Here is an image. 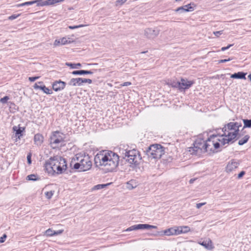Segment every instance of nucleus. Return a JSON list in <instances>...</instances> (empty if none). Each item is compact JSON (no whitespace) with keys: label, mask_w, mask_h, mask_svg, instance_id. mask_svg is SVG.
I'll use <instances>...</instances> for the list:
<instances>
[{"label":"nucleus","mask_w":251,"mask_h":251,"mask_svg":"<svg viewBox=\"0 0 251 251\" xmlns=\"http://www.w3.org/2000/svg\"><path fill=\"white\" fill-rule=\"evenodd\" d=\"M27 163L28 164H30L31 163V154L29 153L27 156Z\"/></svg>","instance_id":"nucleus-41"},{"label":"nucleus","mask_w":251,"mask_h":251,"mask_svg":"<svg viewBox=\"0 0 251 251\" xmlns=\"http://www.w3.org/2000/svg\"><path fill=\"white\" fill-rule=\"evenodd\" d=\"M95 164L106 172L113 171L118 166L119 155L111 151L103 150L99 151L94 158Z\"/></svg>","instance_id":"nucleus-1"},{"label":"nucleus","mask_w":251,"mask_h":251,"mask_svg":"<svg viewBox=\"0 0 251 251\" xmlns=\"http://www.w3.org/2000/svg\"><path fill=\"white\" fill-rule=\"evenodd\" d=\"M62 45V43L61 42V39H56L54 41L53 43V46L55 47L59 46Z\"/></svg>","instance_id":"nucleus-36"},{"label":"nucleus","mask_w":251,"mask_h":251,"mask_svg":"<svg viewBox=\"0 0 251 251\" xmlns=\"http://www.w3.org/2000/svg\"><path fill=\"white\" fill-rule=\"evenodd\" d=\"M93 73L91 71H87V70H79V71H74L72 72V74L74 75H87L90 74L91 75Z\"/></svg>","instance_id":"nucleus-23"},{"label":"nucleus","mask_w":251,"mask_h":251,"mask_svg":"<svg viewBox=\"0 0 251 251\" xmlns=\"http://www.w3.org/2000/svg\"><path fill=\"white\" fill-rule=\"evenodd\" d=\"M81 85H82L84 83H88L89 84H91L92 82V81L90 79H87V78H81Z\"/></svg>","instance_id":"nucleus-35"},{"label":"nucleus","mask_w":251,"mask_h":251,"mask_svg":"<svg viewBox=\"0 0 251 251\" xmlns=\"http://www.w3.org/2000/svg\"><path fill=\"white\" fill-rule=\"evenodd\" d=\"M160 31L158 27L147 28L144 30V35L148 39H153L158 35Z\"/></svg>","instance_id":"nucleus-11"},{"label":"nucleus","mask_w":251,"mask_h":251,"mask_svg":"<svg viewBox=\"0 0 251 251\" xmlns=\"http://www.w3.org/2000/svg\"><path fill=\"white\" fill-rule=\"evenodd\" d=\"M54 191H48V192H46L45 193V195L46 196V197L48 199H50L52 197L53 195L54 194Z\"/></svg>","instance_id":"nucleus-32"},{"label":"nucleus","mask_w":251,"mask_h":251,"mask_svg":"<svg viewBox=\"0 0 251 251\" xmlns=\"http://www.w3.org/2000/svg\"><path fill=\"white\" fill-rule=\"evenodd\" d=\"M65 0H47V5H52L56 3L62 2Z\"/></svg>","instance_id":"nucleus-29"},{"label":"nucleus","mask_w":251,"mask_h":251,"mask_svg":"<svg viewBox=\"0 0 251 251\" xmlns=\"http://www.w3.org/2000/svg\"><path fill=\"white\" fill-rule=\"evenodd\" d=\"M7 236H1L0 238V243H3L5 241Z\"/></svg>","instance_id":"nucleus-48"},{"label":"nucleus","mask_w":251,"mask_h":251,"mask_svg":"<svg viewBox=\"0 0 251 251\" xmlns=\"http://www.w3.org/2000/svg\"><path fill=\"white\" fill-rule=\"evenodd\" d=\"M20 14H17V15H12L8 17V20H13L16 18H17L18 17H19Z\"/></svg>","instance_id":"nucleus-39"},{"label":"nucleus","mask_w":251,"mask_h":251,"mask_svg":"<svg viewBox=\"0 0 251 251\" xmlns=\"http://www.w3.org/2000/svg\"><path fill=\"white\" fill-rule=\"evenodd\" d=\"M127 0H117L116 1V5H121L123 3H124Z\"/></svg>","instance_id":"nucleus-40"},{"label":"nucleus","mask_w":251,"mask_h":251,"mask_svg":"<svg viewBox=\"0 0 251 251\" xmlns=\"http://www.w3.org/2000/svg\"><path fill=\"white\" fill-rule=\"evenodd\" d=\"M9 100V97L8 96H5L3 98L0 99V102L2 103H6Z\"/></svg>","instance_id":"nucleus-34"},{"label":"nucleus","mask_w":251,"mask_h":251,"mask_svg":"<svg viewBox=\"0 0 251 251\" xmlns=\"http://www.w3.org/2000/svg\"><path fill=\"white\" fill-rule=\"evenodd\" d=\"M242 126V124L238 122H230L222 128L223 133L222 136L224 142L226 144H231L233 143L239 134V128Z\"/></svg>","instance_id":"nucleus-5"},{"label":"nucleus","mask_w":251,"mask_h":251,"mask_svg":"<svg viewBox=\"0 0 251 251\" xmlns=\"http://www.w3.org/2000/svg\"><path fill=\"white\" fill-rule=\"evenodd\" d=\"M231 59L228 58V59H222L219 61V63H225L231 60Z\"/></svg>","instance_id":"nucleus-49"},{"label":"nucleus","mask_w":251,"mask_h":251,"mask_svg":"<svg viewBox=\"0 0 251 251\" xmlns=\"http://www.w3.org/2000/svg\"><path fill=\"white\" fill-rule=\"evenodd\" d=\"M63 230H64L63 229L53 230L49 228L46 231V235H55L60 234L63 233Z\"/></svg>","instance_id":"nucleus-21"},{"label":"nucleus","mask_w":251,"mask_h":251,"mask_svg":"<svg viewBox=\"0 0 251 251\" xmlns=\"http://www.w3.org/2000/svg\"><path fill=\"white\" fill-rule=\"evenodd\" d=\"M43 83L42 81H39L37 83H35L33 86V87L35 89H40L42 90L45 93L47 94H52V91L51 90L49 89L48 88L46 87L44 85H41Z\"/></svg>","instance_id":"nucleus-14"},{"label":"nucleus","mask_w":251,"mask_h":251,"mask_svg":"<svg viewBox=\"0 0 251 251\" xmlns=\"http://www.w3.org/2000/svg\"><path fill=\"white\" fill-rule=\"evenodd\" d=\"M223 33V30L214 31L213 32V34L217 37H219L220 35Z\"/></svg>","instance_id":"nucleus-42"},{"label":"nucleus","mask_w":251,"mask_h":251,"mask_svg":"<svg viewBox=\"0 0 251 251\" xmlns=\"http://www.w3.org/2000/svg\"><path fill=\"white\" fill-rule=\"evenodd\" d=\"M131 84V83L130 82H124L120 85L121 86H127L129 85H130Z\"/></svg>","instance_id":"nucleus-47"},{"label":"nucleus","mask_w":251,"mask_h":251,"mask_svg":"<svg viewBox=\"0 0 251 251\" xmlns=\"http://www.w3.org/2000/svg\"><path fill=\"white\" fill-rule=\"evenodd\" d=\"M44 166L46 171L51 175L62 174L67 169L65 159L60 156L50 157L46 161Z\"/></svg>","instance_id":"nucleus-3"},{"label":"nucleus","mask_w":251,"mask_h":251,"mask_svg":"<svg viewBox=\"0 0 251 251\" xmlns=\"http://www.w3.org/2000/svg\"><path fill=\"white\" fill-rule=\"evenodd\" d=\"M32 4H33V0L30 1H27V2L22 3L18 4L16 5V6L17 7H20L21 6H26V5H30Z\"/></svg>","instance_id":"nucleus-31"},{"label":"nucleus","mask_w":251,"mask_h":251,"mask_svg":"<svg viewBox=\"0 0 251 251\" xmlns=\"http://www.w3.org/2000/svg\"><path fill=\"white\" fill-rule=\"evenodd\" d=\"M250 138L249 135H246L242 138L240 139L238 141V144L239 145H243L248 142Z\"/></svg>","instance_id":"nucleus-26"},{"label":"nucleus","mask_w":251,"mask_h":251,"mask_svg":"<svg viewBox=\"0 0 251 251\" xmlns=\"http://www.w3.org/2000/svg\"><path fill=\"white\" fill-rule=\"evenodd\" d=\"M106 186L105 184H98L95 185L93 188V190H99L104 188Z\"/></svg>","instance_id":"nucleus-33"},{"label":"nucleus","mask_w":251,"mask_h":251,"mask_svg":"<svg viewBox=\"0 0 251 251\" xmlns=\"http://www.w3.org/2000/svg\"><path fill=\"white\" fill-rule=\"evenodd\" d=\"M157 228V227L156 226L150 225L148 224H138L130 226L126 230H124V231H130L143 229H156Z\"/></svg>","instance_id":"nucleus-12"},{"label":"nucleus","mask_w":251,"mask_h":251,"mask_svg":"<svg viewBox=\"0 0 251 251\" xmlns=\"http://www.w3.org/2000/svg\"><path fill=\"white\" fill-rule=\"evenodd\" d=\"M165 153L164 148L159 144L150 146L147 151V154L150 158L159 159Z\"/></svg>","instance_id":"nucleus-7"},{"label":"nucleus","mask_w":251,"mask_h":251,"mask_svg":"<svg viewBox=\"0 0 251 251\" xmlns=\"http://www.w3.org/2000/svg\"><path fill=\"white\" fill-rule=\"evenodd\" d=\"M28 180H36V176L34 175H30L27 176Z\"/></svg>","instance_id":"nucleus-38"},{"label":"nucleus","mask_w":251,"mask_h":251,"mask_svg":"<svg viewBox=\"0 0 251 251\" xmlns=\"http://www.w3.org/2000/svg\"><path fill=\"white\" fill-rule=\"evenodd\" d=\"M13 130L15 132V136H13L12 138L15 137V142H17L23 136V133L25 131V127L20 126H15L13 127Z\"/></svg>","instance_id":"nucleus-13"},{"label":"nucleus","mask_w":251,"mask_h":251,"mask_svg":"<svg viewBox=\"0 0 251 251\" xmlns=\"http://www.w3.org/2000/svg\"><path fill=\"white\" fill-rule=\"evenodd\" d=\"M194 83V81L181 78L180 81L174 82L172 86L178 88L180 90H185L189 88Z\"/></svg>","instance_id":"nucleus-10"},{"label":"nucleus","mask_w":251,"mask_h":251,"mask_svg":"<svg viewBox=\"0 0 251 251\" xmlns=\"http://www.w3.org/2000/svg\"><path fill=\"white\" fill-rule=\"evenodd\" d=\"M83 26H84V25H75V26L70 25V26H69L68 27L71 29H76V28L83 27Z\"/></svg>","instance_id":"nucleus-37"},{"label":"nucleus","mask_w":251,"mask_h":251,"mask_svg":"<svg viewBox=\"0 0 251 251\" xmlns=\"http://www.w3.org/2000/svg\"><path fill=\"white\" fill-rule=\"evenodd\" d=\"M239 164V163L237 161L233 160L230 161L226 165V171L227 173H230L234 171L238 167Z\"/></svg>","instance_id":"nucleus-16"},{"label":"nucleus","mask_w":251,"mask_h":251,"mask_svg":"<svg viewBox=\"0 0 251 251\" xmlns=\"http://www.w3.org/2000/svg\"><path fill=\"white\" fill-rule=\"evenodd\" d=\"M64 139L63 133L57 131L53 132L50 139L51 147L53 149L59 147L63 143Z\"/></svg>","instance_id":"nucleus-8"},{"label":"nucleus","mask_w":251,"mask_h":251,"mask_svg":"<svg viewBox=\"0 0 251 251\" xmlns=\"http://www.w3.org/2000/svg\"><path fill=\"white\" fill-rule=\"evenodd\" d=\"M190 231V228L188 226H174L167 229L159 231V235H175L180 234H185Z\"/></svg>","instance_id":"nucleus-6"},{"label":"nucleus","mask_w":251,"mask_h":251,"mask_svg":"<svg viewBox=\"0 0 251 251\" xmlns=\"http://www.w3.org/2000/svg\"><path fill=\"white\" fill-rule=\"evenodd\" d=\"M196 179L195 178H192L190 180H189V183L190 184H192L195 181Z\"/></svg>","instance_id":"nucleus-50"},{"label":"nucleus","mask_w":251,"mask_h":251,"mask_svg":"<svg viewBox=\"0 0 251 251\" xmlns=\"http://www.w3.org/2000/svg\"><path fill=\"white\" fill-rule=\"evenodd\" d=\"M232 46H233V44H230L228 46H227V47H222L221 49V50L225 51V50L228 49L230 47H232Z\"/></svg>","instance_id":"nucleus-46"},{"label":"nucleus","mask_w":251,"mask_h":251,"mask_svg":"<svg viewBox=\"0 0 251 251\" xmlns=\"http://www.w3.org/2000/svg\"><path fill=\"white\" fill-rule=\"evenodd\" d=\"M193 10V8L190 6V4H187L177 8L175 11L176 12L182 13L188 11H192Z\"/></svg>","instance_id":"nucleus-18"},{"label":"nucleus","mask_w":251,"mask_h":251,"mask_svg":"<svg viewBox=\"0 0 251 251\" xmlns=\"http://www.w3.org/2000/svg\"><path fill=\"white\" fill-rule=\"evenodd\" d=\"M226 145L224 142L223 137L220 135H212L204 142L197 140L194 144V151L197 152L200 150L201 151L214 152L220 146Z\"/></svg>","instance_id":"nucleus-2"},{"label":"nucleus","mask_w":251,"mask_h":251,"mask_svg":"<svg viewBox=\"0 0 251 251\" xmlns=\"http://www.w3.org/2000/svg\"><path fill=\"white\" fill-rule=\"evenodd\" d=\"M206 202L199 203L196 204V207L198 209L200 208L202 206L205 205Z\"/></svg>","instance_id":"nucleus-45"},{"label":"nucleus","mask_w":251,"mask_h":251,"mask_svg":"<svg viewBox=\"0 0 251 251\" xmlns=\"http://www.w3.org/2000/svg\"><path fill=\"white\" fill-rule=\"evenodd\" d=\"M243 122L244 123L243 129L245 128H251V119H243Z\"/></svg>","instance_id":"nucleus-27"},{"label":"nucleus","mask_w":251,"mask_h":251,"mask_svg":"<svg viewBox=\"0 0 251 251\" xmlns=\"http://www.w3.org/2000/svg\"><path fill=\"white\" fill-rule=\"evenodd\" d=\"M245 174V171H242L238 175V179H240Z\"/></svg>","instance_id":"nucleus-44"},{"label":"nucleus","mask_w":251,"mask_h":251,"mask_svg":"<svg viewBox=\"0 0 251 251\" xmlns=\"http://www.w3.org/2000/svg\"><path fill=\"white\" fill-rule=\"evenodd\" d=\"M66 65L68 66H70L73 69L79 68L81 66V64L79 63L76 64L67 63Z\"/></svg>","instance_id":"nucleus-30"},{"label":"nucleus","mask_w":251,"mask_h":251,"mask_svg":"<svg viewBox=\"0 0 251 251\" xmlns=\"http://www.w3.org/2000/svg\"><path fill=\"white\" fill-rule=\"evenodd\" d=\"M52 89L56 92L63 90L65 86L66 83L60 80L54 81L52 83Z\"/></svg>","instance_id":"nucleus-15"},{"label":"nucleus","mask_w":251,"mask_h":251,"mask_svg":"<svg viewBox=\"0 0 251 251\" xmlns=\"http://www.w3.org/2000/svg\"><path fill=\"white\" fill-rule=\"evenodd\" d=\"M39 77H40L39 76L29 77L28 78V79L30 81L33 82V81H34L35 80H37V79H38Z\"/></svg>","instance_id":"nucleus-43"},{"label":"nucleus","mask_w":251,"mask_h":251,"mask_svg":"<svg viewBox=\"0 0 251 251\" xmlns=\"http://www.w3.org/2000/svg\"><path fill=\"white\" fill-rule=\"evenodd\" d=\"M126 157H127L126 161H128L129 163L135 165L138 164L141 159V157L139 151L135 150L126 151Z\"/></svg>","instance_id":"nucleus-9"},{"label":"nucleus","mask_w":251,"mask_h":251,"mask_svg":"<svg viewBox=\"0 0 251 251\" xmlns=\"http://www.w3.org/2000/svg\"><path fill=\"white\" fill-rule=\"evenodd\" d=\"M81 78L78 77L75 78H72L68 82V85L70 86H81Z\"/></svg>","instance_id":"nucleus-19"},{"label":"nucleus","mask_w":251,"mask_h":251,"mask_svg":"<svg viewBox=\"0 0 251 251\" xmlns=\"http://www.w3.org/2000/svg\"><path fill=\"white\" fill-rule=\"evenodd\" d=\"M60 39H61V42L62 43V45H65L66 44H71L74 42L73 39L70 37H65L60 38Z\"/></svg>","instance_id":"nucleus-24"},{"label":"nucleus","mask_w":251,"mask_h":251,"mask_svg":"<svg viewBox=\"0 0 251 251\" xmlns=\"http://www.w3.org/2000/svg\"><path fill=\"white\" fill-rule=\"evenodd\" d=\"M199 244L203 246L206 249L208 250H212L214 248V246L211 240L207 239L203 241H200Z\"/></svg>","instance_id":"nucleus-17"},{"label":"nucleus","mask_w":251,"mask_h":251,"mask_svg":"<svg viewBox=\"0 0 251 251\" xmlns=\"http://www.w3.org/2000/svg\"><path fill=\"white\" fill-rule=\"evenodd\" d=\"M36 3L37 6H45L47 5V1L43 0H33V4Z\"/></svg>","instance_id":"nucleus-28"},{"label":"nucleus","mask_w":251,"mask_h":251,"mask_svg":"<svg viewBox=\"0 0 251 251\" xmlns=\"http://www.w3.org/2000/svg\"><path fill=\"white\" fill-rule=\"evenodd\" d=\"M44 141V137L42 134H36L34 135V143L37 145L40 146L42 144Z\"/></svg>","instance_id":"nucleus-20"},{"label":"nucleus","mask_w":251,"mask_h":251,"mask_svg":"<svg viewBox=\"0 0 251 251\" xmlns=\"http://www.w3.org/2000/svg\"><path fill=\"white\" fill-rule=\"evenodd\" d=\"M247 73L242 72H239L237 73L232 74L230 76L231 78L236 79H246V75Z\"/></svg>","instance_id":"nucleus-22"},{"label":"nucleus","mask_w":251,"mask_h":251,"mask_svg":"<svg viewBox=\"0 0 251 251\" xmlns=\"http://www.w3.org/2000/svg\"><path fill=\"white\" fill-rule=\"evenodd\" d=\"M136 184L134 180H131L126 183V188L129 190H132L136 187Z\"/></svg>","instance_id":"nucleus-25"},{"label":"nucleus","mask_w":251,"mask_h":251,"mask_svg":"<svg viewBox=\"0 0 251 251\" xmlns=\"http://www.w3.org/2000/svg\"><path fill=\"white\" fill-rule=\"evenodd\" d=\"M70 166L73 169L80 172L87 171L92 167V158L87 154L77 153L72 159Z\"/></svg>","instance_id":"nucleus-4"}]
</instances>
